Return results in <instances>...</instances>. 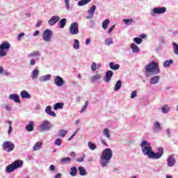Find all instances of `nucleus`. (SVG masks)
Instances as JSON below:
<instances>
[{"label":"nucleus","mask_w":178,"mask_h":178,"mask_svg":"<svg viewBox=\"0 0 178 178\" xmlns=\"http://www.w3.org/2000/svg\"><path fill=\"white\" fill-rule=\"evenodd\" d=\"M159 73H161L159 63L156 61L152 60L145 66V75L147 77H149V76H156V74H159Z\"/></svg>","instance_id":"obj_1"},{"label":"nucleus","mask_w":178,"mask_h":178,"mask_svg":"<svg viewBox=\"0 0 178 178\" xmlns=\"http://www.w3.org/2000/svg\"><path fill=\"white\" fill-rule=\"evenodd\" d=\"M112 156H113V152L112 151V149H104L100 156V166H102V168H106V166H108L111 159H112Z\"/></svg>","instance_id":"obj_2"},{"label":"nucleus","mask_w":178,"mask_h":178,"mask_svg":"<svg viewBox=\"0 0 178 178\" xmlns=\"http://www.w3.org/2000/svg\"><path fill=\"white\" fill-rule=\"evenodd\" d=\"M140 146L143 155L147 156L149 159H154V152L152 151V147H151V143H149V142L143 140L141 141Z\"/></svg>","instance_id":"obj_3"},{"label":"nucleus","mask_w":178,"mask_h":178,"mask_svg":"<svg viewBox=\"0 0 178 178\" xmlns=\"http://www.w3.org/2000/svg\"><path fill=\"white\" fill-rule=\"evenodd\" d=\"M22 166H23V161L17 160L6 168V173H12V172H15L16 169H19V168H22Z\"/></svg>","instance_id":"obj_4"},{"label":"nucleus","mask_w":178,"mask_h":178,"mask_svg":"<svg viewBox=\"0 0 178 178\" xmlns=\"http://www.w3.org/2000/svg\"><path fill=\"white\" fill-rule=\"evenodd\" d=\"M10 49V43L8 41L3 42L0 44V58H4L8 55L6 51Z\"/></svg>","instance_id":"obj_5"},{"label":"nucleus","mask_w":178,"mask_h":178,"mask_svg":"<svg viewBox=\"0 0 178 178\" xmlns=\"http://www.w3.org/2000/svg\"><path fill=\"white\" fill-rule=\"evenodd\" d=\"M54 127V125L48 120H44L39 126L40 131H49Z\"/></svg>","instance_id":"obj_6"},{"label":"nucleus","mask_w":178,"mask_h":178,"mask_svg":"<svg viewBox=\"0 0 178 178\" xmlns=\"http://www.w3.org/2000/svg\"><path fill=\"white\" fill-rule=\"evenodd\" d=\"M69 33L71 35H77L80 31H79V23L78 22H73L71 24L69 28Z\"/></svg>","instance_id":"obj_7"},{"label":"nucleus","mask_w":178,"mask_h":178,"mask_svg":"<svg viewBox=\"0 0 178 178\" xmlns=\"http://www.w3.org/2000/svg\"><path fill=\"white\" fill-rule=\"evenodd\" d=\"M163 13H166V7H156L150 11L149 15L154 17L156 15H163Z\"/></svg>","instance_id":"obj_8"},{"label":"nucleus","mask_w":178,"mask_h":178,"mask_svg":"<svg viewBox=\"0 0 178 178\" xmlns=\"http://www.w3.org/2000/svg\"><path fill=\"white\" fill-rule=\"evenodd\" d=\"M52 35H54V32H52V31L50 29H46L44 31H43L42 40L45 41V42H51Z\"/></svg>","instance_id":"obj_9"},{"label":"nucleus","mask_w":178,"mask_h":178,"mask_svg":"<svg viewBox=\"0 0 178 178\" xmlns=\"http://www.w3.org/2000/svg\"><path fill=\"white\" fill-rule=\"evenodd\" d=\"M3 149L4 151H7V152H12L15 149V144L10 141H5L3 143Z\"/></svg>","instance_id":"obj_10"},{"label":"nucleus","mask_w":178,"mask_h":178,"mask_svg":"<svg viewBox=\"0 0 178 178\" xmlns=\"http://www.w3.org/2000/svg\"><path fill=\"white\" fill-rule=\"evenodd\" d=\"M163 147H158V152H154L153 153V159L156 160V159H161L162 156H163Z\"/></svg>","instance_id":"obj_11"},{"label":"nucleus","mask_w":178,"mask_h":178,"mask_svg":"<svg viewBox=\"0 0 178 178\" xmlns=\"http://www.w3.org/2000/svg\"><path fill=\"white\" fill-rule=\"evenodd\" d=\"M175 165H176V159H175V155L171 154L167 159V166L168 168H173Z\"/></svg>","instance_id":"obj_12"},{"label":"nucleus","mask_w":178,"mask_h":178,"mask_svg":"<svg viewBox=\"0 0 178 178\" xmlns=\"http://www.w3.org/2000/svg\"><path fill=\"white\" fill-rule=\"evenodd\" d=\"M97 10V6H92L90 7V8L88 11V16H86V19L88 20H90V19H92L94 17V14L95 13V11Z\"/></svg>","instance_id":"obj_13"},{"label":"nucleus","mask_w":178,"mask_h":178,"mask_svg":"<svg viewBox=\"0 0 178 178\" xmlns=\"http://www.w3.org/2000/svg\"><path fill=\"white\" fill-rule=\"evenodd\" d=\"M153 133H159L162 131V126H161V122L156 121L154 122L152 127Z\"/></svg>","instance_id":"obj_14"},{"label":"nucleus","mask_w":178,"mask_h":178,"mask_svg":"<svg viewBox=\"0 0 178 178\" xmlns=\"http://www.w3.org/2000/svg\"><path fill=\"white\" fill-rule=\"evenodd\" d=\"M60 20V17L59 16H52L48 21L49 26H55L58 22Z\"/></svg>","instance_id":"obj_15"},{"label":"nucleus","mask_w":178,"mask_h":178,"mask_svg":"<svg viewBox=\"0 0 178 178\" xmlns=\"http://www.w3.org/2000/svg\"><path fill=\"white\" fill-rule=\"evenodd\" d=\"M113 76V72L111 70H108L106 72V75L104 78V81L105 83H110L111 80H112V77Z\"/></svg>","instance_id":"obj_16"},{"label":"nucleus","mask_w":178,"mask_h":178,"mask_svg":"<svg viewBox=\"0 0 178 178\" xmlns=\"http://www.w3.org/2000/svg\"><path fill=\"white\" fill-rule=\"evenodd\" d=\"M54 84H56L57 87H62V86L65 84V81L62 77L57 76L54 79Z\"/></svg>","instance_id":"obj_17"},{"label":"nucleus","mask_w":178,"mask_h":178,"mask_svg":"<svg viewBox=\"0 0 178 178\" xmlns=\"http://www.w3.org/2000/svg\"><path fill=\"white\" fill-rule=\"evenodd\" d=\"M44 112L47 113V115H49V116L56 118V113L52 111V107L51 106H47L44 109Z\"/></svg>","instance_id":"obj_18"},{"label":"nucleus","mask_w":178,"mask_h":178,"mask_svg":"<svg viewBox=\"0 0 178 178\" xmlns=\"http://www.w3.org/2000/svg\"><path fill=\"white\" fill-rule=\"evenodd\" d=\"M31 79L37 80L38 79V76H40V70L35 68L31 73Z\"/></svg>","instance_id":"obj_19"},{"label":"nucleus","mask_w":178,"mask_h":178,"mask_svg":"<svg viewBox=\"0 0 178 178\" xmlns=\"http://www.w3.org/2000/svg\"><path fill=\"white\" fill-rule=\"evenodd\" d=\"M52 76L51 74L42 75L39 77L40 83H45V81H49Z\"/></svg>","instance_id":"obj_20"},{"label":"nucleus","mask_w":178,"mask_h":178,"mask_svg":"<svg viewBox=\"0 0 178 178\" xmlns=\"http://www.w3.org/2000/svg\"><path fill=\"white\" fill-rule=\"evenodd\" d=\"M8 98L9 99H13L17 104H20V97L17 94H11L8 96Z\"/></svg>","instance_id":"obj_21"},{"label":"nucleus","mask_w":178,"mask_h":178,"mask_svg":"<svg viewBox=\"0 0 178 178\" xmlns=\"http://www.w3.org/2000/svg\"><path fill=\"white\" fill-rule=\"evenodd\" d=\"M160 79H161V76H159L158 75H155V76H152L149 79V84H158L159 83Z\"/></svg>","instance_id":"obj_22"},{"label":"nucleus","mask_w":178,"mask_h":178,"mask_svg":"<svg viewBox=\"0 0 178 178\" xmlns=\"http://www.w3.org/2000/svg\"><path fill=\"white\" fill-rule=\"evenodd\" d=\"M21 98H24L25 99H30L31 98V95L26 90H22L20 92Z\"/></svg>","instance_id":"obj_23"},{"label":"nucleus","mask_w":178,"mask_h":178,"mask_svg":"<svg viewBox=\"0 0 178 178\" xmlns=\"http://www.w3.org/2000/svg\"><path fill=\"white\" fill-rule=\"evenodd\" d=\"M41 53L39 51H32L28 55V58H40Z\"/></svg>","instance_id":"obj_24"},{"label":"nucleus","mask_w":178,"mask_h":178,"mask_svg":"<svg viewBox=\"0 0 178 178\" xmlns=\"http://www.w3.org/2000/svg\"><path fill=\"white\" fill-rule=\"evenodd\" d=\"M102 78V75H101V74H96L90 78V80L93 83H95L96 81H99V80H101Z\"/></svg>","instance_id":"obj_25"},{"label":"nucleus","mask_w":178,"mask_h":178,"mask_svg":"<svg viewBox=\"0 0 178 178\" xmlns=\"http://www.w3.org/2000/svg\"><path fill=\"white\" fill-rule=\"evenodd\" d=\"M26 131H33L34 130V122L30 121L26 126Z\"/></svg>","instance_id":"obj_26"},{"label":"nucleus","mask_w":178,"mask_h":178,"mask_svg":"<svg viewBox=\"0 0 178 178\" xmlns=\"http://www.w3.org/2000/svg\"><path fill=\"white\" fill-rule=\"evenodd\" d=\"M42 148V142H37L33 147V151H40Z\"/></svg>","instance_id":"obj_27"},{"label":"nucleus","mask_w":178,"mask_h":178,"mask_svg":"<svg viewBox=\"0 0 178 178\" xmlns=\"http://www.w3.org/2000/svg\"><path fill=\"white\" fill-rule=\"evenodd\" d=\"M109 67L111 70H119V69H120V65L115 64V63L111 62L109 63Z\"/></svg>","instance_id":"obj_28"},{"label":"nucleus","mask_w":178,"mask_h":178,"mask_svg":"<svg viewBox=\"0 0 178 178\" xmlns=\"http://www.w3.org/2000/svg\"><path fill=\"white\" fill-rule=\"evenodd\" d=\"M130 48L131 49H132V52L134 54H137V52H140V48L138 47V46H137V44L134 43L131 44Z\"/></svg>","instance_id":"obj_29"},{"label":"nucleus","mask_w":178,"mask_h":178,"mask_svg":"<svg viewBox=\"0 0 178 178\" xmlns=\"http://www.w3.org/2000/svg\"><path fill=\"white\" fill-rule=\"evenodd\" d=\"M161 112L162 113H169V112H170V106H169V104H165L161 108Z\"/></svg>","instance_id":"obj_30"},{"label":"nucleus","mask_w":178,"mask_h":178,"mask_svg":"<svg viewBox=\"0 0 178 178\" xmlns=\"http://www.w3.org/2000/svg\"><path fill=\"white\" fill-rule=\"evenodd\" d=\"M172 60H167L163 63V66L164 69H169L170 67V65H172Z\"/></svg>","instance_id":"obj_31"},{"label":"nucleus","mask_w":178,"mask_h":178,"mask_svg":"<svg viewBox=\"0 0 178 178\" xmlns=\"http://www.w3.org/2000/svg\"><path fill=\"white\" fill-rule=\"evenodd\" d=\"M70 176L74 177L77 175V167L73 166L70 168Z\"/></svg>","instance_id":"obj_32"},{"label":"nucleus","mask_w":178,"mask_h":178,"mask_svg":"<svg viewBox=\"0 0 178 178\" xmlns=\"http://www.w3.org/2000/svg\"><path fill=\"white\" fill-rule=\"evenodd\" d=\"M109 23H111V21L109 19H106L104 21H103L102 26L103 30H106L108 29V26H109Z\"/></svg>","instance_id":"obj_33"},{"label":"nucleus","mask_w":178,"mask_h":178,"mask_svg":"<svg viewBox=\"0 0 178 178\" xmlns=\"http://www.w3.org/2000/svg\"><path fill=\"white\" fill-rule=\"evenodd\" d=\"M78 170L79 172L80 176H86V175H87V171H86V168L84 167H82V166L79 167Z\"/></svg>","instance_id":"obj_34"},{"label":"nucleus","mask_w":178,"mask_h":178,"mask_svg":"<svg viewBox=\"0 0 178 178\" xmlns=\"http://www.w3.org/2000/svg\"><path fill=\"white\" fill-rule=\"evenodd\" d=\"M63 103H56L54 106L53 108L54 111H58V109H63Z\"/></svg>","instance_id":"obj_35"},{"label":"nucleus","mask_w":178,"mask_h":178,"mask_svg":"<svg viewBox=\"0 0 178 178\" xmlns=\"http://www.w3.org/2000/svg\"><path fill=\"white\" fill-rule=\"evenodd\" d=\"M74 49H80V40L75 39L72 45Z\"/></svg>","instance_id":"obj_36"},{"label":"nucleus","mask_w":178,"mask_h":178,"mask_svg":"<svg viewBox=\"0 0 178 178\" xmlns=\"http://www.w3.org/2000/svg\"><path fill=\"white\" fill-rule=\"evenodd\" d=\"M71 161L72 159L70 157H64L60 160V163L61 165H65V163H68V162H70Z\"/></svg>","instance_id":"obj_37"},{"label":"nucleus","mask_w":178,"mask_h":178,"mask_svg":"<svg viewBox=\"0 0 178 178\" xmlns=\"http://www.w3.org/2000/svg\"><path fill=\"white\" fill-rule=\"evenodd\" d=\"M65 26H66V18H63L58 22V27L59 29H65Z\"/></svg>","instance_id":"obj_38"},{"label":"nucleus","mask_w":178,"mask_h":178,"mask_svg":"<svg viewBox=\"0 0 178 178\" xmlns=\"http://www.w3.org/2000/svg\"><path fill=\"white\" fill-rule=\"evenodd\" d=\"M120 87H122V81L118 80L114 86V91H119V90H120Z\"/></svg>","instance_id":"obj_39"},{"label":"nucleus","mask_w":178,"mask_h":178,"mask_svg":"<svg viewBox=\"0 0 178 178\" xmlns=\"http://www.w3.org/2000/svg\"><path fill=\"white\" fill-rule=\"evenodd\" d=\"M103 136H104V137L107 138L108 139L111 138V134L109 132V129L105 128L103 130Z\"/></svg>","instance_id":"obj_40"},{"label":"nucleus","mask_w":178,"mask_h":178,"mask_svg":"<svg viewBox=\"0 0 178 178\" xmlns=\"http://www.w3.org/2000/svg\"><path fill=\"white\" fill-rule=\"evenodd\" d=\"M91 0H81L78 2V6H84V5H87V3H90Z\"/></svg>","instance_id":"obj_41"},{"label":"nucleus","mask_w":178,"mask_h":178,"mask_svg":"<svg viewBox=\"0 0 178 178\" xmlns=\"http://www.w3.org/2000/svg\"><path fill=\"white\" fill-rule=\"evenodd\" d=\"M104 44L105 45H107V47L112 45V44H113V39L112 38H108L106 39L104 41Z\"/></svg>","instance_id":"obj_42"},{"label":"nucleus","mask_w":178,"mask_h":178,"mask_svg":"<svg viewBox=\"0 0 178 178\" xmlns=\"http://www.w3.org/2000/svg\"><path fill=\"white\" fill-rule=\"evenodd\" d=\"M67 133H68V131L67 130L62 129L58 131V136L64 138V137L66 136V134H67Z\"/></svg>","instance_id":"obj_43"},{"label":"nucleus","mask_w":178,"mask_h":178,"mask_svg":"<svg viewBox=\"0 0 178 178\" xmlns=\"http://www.w3.org/2000/svg\"><path fill=\"white\" fill-rule=\"evenodd\" d=\"M88 146L89 147V149L91 151H94L95 149H97V145L92 142H88Z\"/></svg>","instance_id":"obj_44"},{"label":"nucleus","mask_w":178,"mask_h":178,"mask_svg":"<svg viewBox=\"0 0 178 178\" xmlns=\"http://www.w3.org/2000/svg\"><path fill=\"white\" fill-rule=\"evenodd\" d=\"M88 107V101H86L85 104L83 106L82 108L80 111V113H84L86 111H87V108Z\"/></svg>","instance_id":"obj_45"},{"label":"nucleus","mask_w":178,"mask_h":178,"mask_svg":"<svg viewBox=\"0 0 178 178\" xmlns=\"http://www.w3.org/2000/svg\"><path fill=\"white\" fill-rule=\"evenodd\" d=\"M172 48H173L174 54H175V55H177V56H178V44H177V43L172 42Z\"/></svg>","instance_id":"obj_46"},{"label":"nucleus","mask_w":178,"mask_h":178,"mask_svg":"<svg viewBox=\"0 0 178 178\" xmlns=\"http://www.w3.org/2000/svg\"><path fill=\"white\" fill-rule=\"evenodd\" d=\"M123 23L127 24V26H130V24H133V19H123Z\"/></svg>","instance_id":"obj_47"},{"label":"nucleus","mask_w":178,"mask_h":178,"mask_svg":"<svg viewBox=\"0 0 178 178\" xmlns=\"http://www.w3.org/2000/svg\"><path fill=\"white\" fill-rule=\"evenodd\" d=\"M54 144L57 145V147H60V145H62V139L59 138L56 139Z\"/></svg>","instance_id":"obj_48"},{"label":"nucleus","mask_w":178,"mask_h":178,"mask_svg":"<svg viewBox=\"0 0 178 178\" xmlns=\"http://www.w3.org/2000/svg\"><path fill=\"white\" fill-rule=\"evenodd\" d=\"M86 158V154H83L80 158L76 159V162H84V159Z\"/></svg>","instance_id":"obj_49"},{"label":"nucleus","mask_w":178,"mask_h":178,"mask_svg":"<svg viewBox=\"0 0 178 178\" xmlns=\"http://www.w3.org/2000/svg\"><path fill=\"white\" fill-rule=\"evenodd\" d=\"M134 42H136V44H141V42H143V39H141L140 38H134Z\"/></svg>","instance_id":"obj_50"},{"label":"nucleus","mask_w":178,"mask_h":178,"mask_svg":"<svg viewBox=\"0 0 178 178\" xmlns=\"http://www.w3.org/2000/svg\"><path fill=\"white\" fill-rule=\"evenodd\" d=\"M64 2L65 4V8H66L67 10H70V5L69 4V2H70V0H65Z\"/></svg>","instance_id":"obj_51"},{"label":"nucleus","mask_w":178,"mask_h":178,"mask_svg":"<svg viewBox=\"0 0 178 178\" xmlns=\"http://www.w3.org/2000/svg\"><path fill=\"white\" fill-rule=\"evenodd\" d=\"M37 63V60L34 58H32L30 60L29 65L30 66H35V65Z\"/></svg>","instance_id":"obj_52"},{"label":"nucleus","mask_w":178,"mask_h":178,"mask_svg":"<svg viewBox=\"0 0 178 178\" xmlns=\"http://www.w3.org/2000/svg\"><path fill=\"white\" fill-rule=\"evenodd\" d=\"M91 70H92V72H95L97 70V63H92Z\"/></svg>","instance_id":"obj_53"},{"label":"nucleus","mask_w":178,"mask_h":178,"mask_svg":"<svg viewBox=\"0 0 178 178\" xmlns=\"http://www.w3.org/2000/svg\"><path fill=\"white\" fill-rule=\"evenodd\" d=\"M136 97H137V91L136 90H134L131 93V99H134V98H136Z\"/></svg>","instance_id":"obj_54"},{"label":"nucleus","mask_w":178,"mask_h":178,"mask_svg":"<svg viewBox=\"0 0 178 178\" xmlns=\"http://www.w3.org/2000/svg\"><path fill=\"white\" fill-rule=\"evenodd\" d=\"M5 109L6 111L10 112V111H12V106H10V104H5Z\"/></svg>","instance_id":"obj_55"},{"label":"nucleus","mask_w":178,"mask_h":178,"mask_svg":"<svg viewBox=\"0 0 178 178\" xmlns=\"http://www.w3.org/2000/svg\"><path fill=\"white\" fill-rule=\"evenodd\" d=\"M25 35V33H20L18 34V36H17V40L18 41H22V37H24Z\"/></svg>","instance_id":"obj_56"},{"label":"nucleus","mask_w":178,"mask_h":178,"mask_svg":"<svg viewBox=\"0 0 178 178\" xmlns=\"http://www.w3.org/2000/svg\"><path fill=\"white\" fill-rule=\"evenodd\" d=\"M171 134L172 132L170 131V128L165 129V135L167 136V137H170Z\"/></svg>","instance_id":"obj_57"},{"label":"nucleus","mask_w":178,"mask_h":178,"mask_svg":"<svg viewBox=\"0 0 178 178\" xmlns=\"http://www.w3.org/2000/svg\"><path fill=\"white\" fill-rule=\"evenodd\" d=\"M2 74H3V76H6L8 77V76H10V72L3 70Z\"/></svg>","instance_id":"obj_58"},{"label":"nucleus","mask_w":178,"mask_h":178,"mask_svg":"<svg viewBox=\"0 0 178 178\" xmlns=\"http://www.w3.org/2000/svg\"><path fill=\"white\" fill-rule=\"evenodd\" d=\"M114 29H115V25L111 26L108 31V34H111V33L113 31Z\"/></svg>","instance_id":"obj_59"},{"label":"nucleus","mask_w":178,"mask_h":178,"mask_svg":"<svg viewBox=\"0 0 178 178\" xmlns=\"http://www.w3.org/2000/svg\"><path fill=\"white\" fill-rule=\"evenodd\" d=\"M55 165L54 164H51L50 166H49V170H51V172H55Z\"/></svg>","instance_id":"obj_60"},{"label":"nucleus","mask_w":178,"mask_h":178,"mask_svg":"<svg viewBox=\"0 0 178 178\" xmlns=\"http://www.w3.org/2000/svg\"><path fill=\"white\" fill-rule=\"evenodd\" d=\"M13 128H12L11 125H10L9 127H8V134L10 135V134L13 131Z\"/></svg>","instance_id":"obj_61"},{"label":"nucleus","mask_w":178,"mask_h":178,"mask_svg":"<svg viewBox=\"0 0 178 178\" xmlns=\"http://www.w3.org/2000/svg\"><path fill=\"white\" fill-rule=\"evenodd\" d=\"M85 44L86 45H90L91 44V40H90V38H87Z\"/></svg>","instance_id":"obj_62"},{"label":"nucleus","mask_w":178,"mask_h":178,"mask_svg":"<svg viewBox=\"0 0 178 178\" xmlns=\"http://www.w3.org/2000/svg\"><path fill=\"white\" fill-rule=\"evenodd\" d=\"M54 178H62V174L60 173H57L55 176Z\"/></svg>","instance_id":"obj_63"},{"label":"nucleus","mask_w":178,"mask_h":178,"mask_svg":"<svg viewBox=\"0 0 178 178\" xmlns=\"http://www.w3.org/2000/svg\"><path fill=\"white\" fill-rule=\"evenodd\" d=\"M42 24V21H38L36 24V27H40Z\"/></svg>","instance_id":"obj_64"}]
</instances>
